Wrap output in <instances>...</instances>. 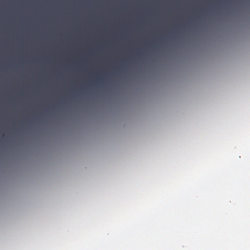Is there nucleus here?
Wrapping results in <instances>:
<instances>
[{
  "label": "nucleus",
  "instance_id": "2",
  "mask_svg": "<svg viewBox=\"0 0 250 250\" xmlns=\"http://www.w3.org/2000/svg\"><path fill=\"white\" fill-rule=\"evenodd\" d=\"M93 111H95L96 110H94Z\"/></svg>",
  "mask_w": 250,
  "mask_h": 250
},
{
  "label": "nucleus",
  "instance_id": "1",
  "mask_svg": "<svg viewBox=\"0 0 250 250\" xmlns=\"http://www.w3.org/2000/svg\"><path fill=\"white\" fill-rule=\"evenodd\" d=\"M47 111H49V110H47Z\"/></svg>",
  "mask_w": 250,
  "mask_h": 250
}]
</instances>
